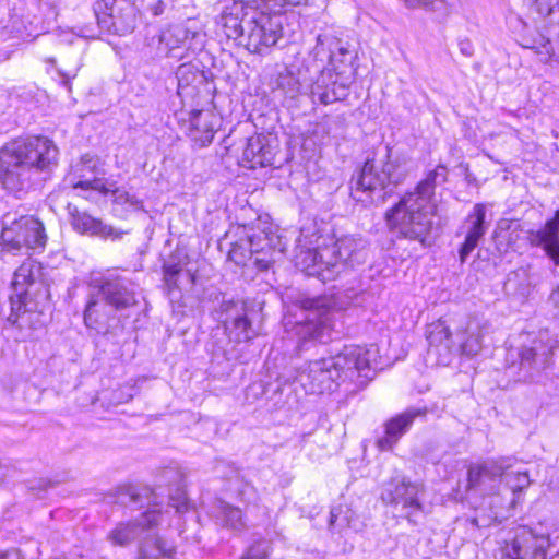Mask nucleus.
<instances>
[{"mask_svg":"<svg viewBox=\"0 0 559 559\" xmlns=\"http://www.w3.org/2000/svg\"><path fill=\"white\" fill-rule=\"evenodd\" d=\"M59 150L46 136L17 139L0 150V180L11 192L31 188L57 166Z\"/></svg>","mask_w":559,"mask_h":559,"instance_id":"nucleus-1","label":"nucleus"},{"mask_svg":"<svg viewBox=\"0 0 559 559\" xmlns=\"http://www.w3.org/2000/svg\"><path fill=\"white\" fill-rule=\"evenodd\" d=\"M448 169L438 165L418 182L415 190L405 193L401 200L385 213L388 227L400 237L430 246L435 194L437 180L445 181Z\"/></svg>","mask_w":559,"mask_h":559,"instance_id":"nucleus-2","label":"nucleus"},{"mask_svg":"<svg viewBox=\"0 0 559 559\" xmlns=\"http://www.w3.org/2000/svg\"><path fill=\"white\" fill-rule=\"evenodd\" d=\"M409 173V158L403 154H393L386 145L368 157L357 177L353 178L352 195L360 202H383Z\"/></svg>","mask_w":559,"mask_h":559,"instance_id":"nucleus-3","label":"nucleus"},{"mask_svg":"<svg viewBox=\"0 0 559 559\" xmlns=\"http://www.w3.org/2000/svg\"><path fill=\"white\" fill-rule=\"evenodd\" d=\"M285 329L299 341L325 342L333 330L332 312L320 299H307L284 317Z\"/></svg>","mask_w":559,"mask_h":559,"instance_id":"nucleus-4","label":"nucleus"},{"mask_svg":"<svg viewBox=\"0 0 559 559\" xmlns=\"http://www.w3.org/2000/svg\"><path fill=\"white\" fill-rule=\"evenodd\" d=\"M257 1L245 14V31L239 43L248 51L266 55L283 36V26L278 16L270 14L271 10Z\"/></svg>","mask_w":559,"mask_h":559,"instance_id":"nucleus-5","label":"nucleus"},{"mask_svg":"<svg viewBox=\"0 0 559 559\" xmlns=\"http://www.w3.org/2000/svg\"><path fill=\"white\" fill-rule=\"evenodd\" d=\"M10 305L21 307L25 302L31 309L48 306L50 292L39 262L27 259L14 272L11 282Z\"/></svg>","mask_w":559,"mask_h":559,"instance_id":"nucleus-6","label":"nucleus"},{"mask_svg":"<svg viewBox=\"0 0 559 559\" xmlns=\"http://www.w3.org/2000/svg\"><path fill=\"white\" fill-rule=\"evenodd\" d=\"M312 64H322L325 70H331L336 75H350L354 80L355 70L352 61L355 57L347 43L331 34L317 36L316 46L310 52Z\"/></svg>","mask_w":559,"mask_h":559,"instance_id":"nucleus-7","label":"nucleus"},{"mask_svg":"<svg viewBox=\"0 0 559 559\" xmlns=\"http://www.w3.org/2000/svg\"><path fill=\"white\" fill-rule=\"evenodd\" d=\"M558 346V338L548 329H542L526 344L519 349L520 370L530 378H534L547 369L552 362L554 350Z\"/></svg>","mask_w":559,"mask_h":559,"instance_id":"nucleus-8","label":"nucleus"},{"mask_svg":"<svg viewBox=\"0 0 559 559\" xmlns=\"http://www.w3.org/2000/svg\"><path fill=\"white\" fill-rule=\"evenodd\" d=\"M425 488L419 483H412L402 479H392L385 484L381 493V499L384 503L394 507H400L407 521L417 525L424 513V506L420 501Z\"/></svg>","mask_w":559,"mask_h":559,"instance_id":"nucleus-9","label":"nucleus"},{"mask_svg":"<svg viewBox=\"0 0 559 559\" xmlns=\"http://www.w3.org/2000/svg\"><path fill=\"white\" fill-rule=\"evenodd\" d=\"M94 13L99 28L110 34H130L136 26L138 9L128 0L97 1Z\"/></svg>","mask_w":559,"mask_h":559,"instance_id":"nucleus-10","label":"nucleus"},{"mask_svg":"<svg viewBox=\"0 0 559 559\" xmlns=\"http://www.w3.org/2000/svg\"><path fill=\"white\" fill-rule=\"evenodd\" d=\"M331 360L338 373L341 380H354L355 378L371 379V371L379 366L377 362V349L359 345H346L337 355L332 356Z\"/></svg>","mask_w":559,"mask_h":559,"instance_id":"nucleus-11","label":"nucleus"},{"mask_svg":"<svg viewBox=\"0 0 559 559\" xmlns=\"http://www.w3.org/2000/svg\"><path fill=\"white\" fill-rule=\"evenodd\" d=\"M549 547L548 534H540L523 526L501 547L499 559H547Z\"/></svg>","mask_w":559,"mask_h":559,"instance_id":"nucleus-12","label":"nucleus"},{"mask_svg":"<svg viewBox=\"0 0 559 559\" xmlns=\"http://www.w3.org/2000/svg\"><path fill=\"white\" fill-rule=\"evenodd\" d=\"M2 241L11 249L44 248L47 241L44 225L31 215L21 216L2 229Z\"/></svg>","mask_w":559,"mask_h":559,"instance_id":"nucleus-13","label":"nucleus"},{"mask_svg":"<svg viewBox=\"0 0 559 559\" xmlns=\"http://www.w3.org/2000/svg\"><path fill=\"white\" fill-rule=\"evenodd\" d=\"M250 312L243 301H225L221 305L219 320L229 340L240 343L254 338L258 333L252 326Z\"/></svg>","mask_w":559,"mask_h":559,"instance_id":"nucleus-14","label":"nucleus"},{"mask_svg":"<svg viewBox=\"0 0 559 559\" xmlns=\"http://www.w3.org/2000/svg\"><path fill=\"white\" fill-rule=\"evenodd\" d=\"M329 358L310 361L300 372L299 381L306 392L310 394H323L333 391L341 380V373Z\"/></svg>","mask_w":559,"mask_h":559,"instance_id":"nucleus-15","label":"nucleus"},{"mask_svg":"<svg viewBox=\"0 0 559 559\" xmlns=\"http://www.w3.org/2000/svg\"><path fill=\"white\" fill-rule=\"evenodd\" d=\"M313 73L319 76L311 85V94L323 105L343 100L348 95L349 85L354 81L350 75H336L325 70L322 64H312Z\"/></svg>","mask_w":559,"mask_h":559,"instance_id":"nucleus-16","label":"nucleus"},{"mask_svg":"<svg viewBox=\"0 0 559 559\" xmlns=\"http://www.w3.org/2000/svg\"><path fill=\"white\" fill-rule=\"evenodd\" d=\"M332 262L333 277L346 267H355L362 264L367 259V243L362 238L345 236L331 245H326Z\"/></svg>","mask_w":559,"mask_h":559,"instance_id":"nucleus-17","label":"nucleus"},{"mask_svg":"<svg viewBox=\"0 0 559 559\" xmlns=\"http://www.w3.org/2000/svg\"><path fill=\"white\" fill-rule=\"evenodd\" d=\"M160 515L159 511L150 510L134 521L120 522L108 533L107 539L115 546H127L143 532L156 526Z\"/></svg>","mask_w":559,"mask_h":559,"instance_id":"nucleus-18","label":"nucleus"},{"mask_svg":"<svg viewBox=\"0 0 559 559\" xmlns=\"http://www.w3.org/2000/svg\"><path fill=\"white\" fill-rule=\"evenodd\" d=\"M71 225L80 234L99 237L102 239L119 240L127 235V230L114 227L104 223L102 219L93 217L85 211H79L76 207L69 209Z\"/></svg>","mask_w":559,"mask_h":559,"instance_id":"nucleus-19","label":"nucleus"},{"mask_svg":"<svg viewBox=\"0 0 559 559\" xmlns=\"http://www.w3.org/2000/svg\"><path fill=\"white\" fill-rule=\"evenodd\" d=\"M104 300L117 310L126 309L136 304L134 284L121 276L104 277L99 285Z\"/></svg>","mask_w":559,"mask_h":559,"instance_id":"nucleus-20","label":"nucleus"},{"mask_svg":"<svg viewBox=\"0 0 559 559\" xmlns=\"http://www.w3.org/2000/svg\"><path fill=\"white\" fill-rule=\"evenodd\" d=\"M487 206L484 203H476L473 211L465 218L463 227L465 239L462 243L459 255L462 263L466 261L472 251L476 249L480 239L488 230L489 223L485 221Z\"/></svg>","mask_w":559,"mask_h":559,"instance_id":"nucleus-21","label":"nucleus"},{"mask_svg":"<svg viewBox=\"0 0 559 559\" xmlns=\"http://www.w3.org/2000/svg\"><path fill=\"white\" fill-rule=\"evenodd\" d=\"M48 306H40L37 309H31L25 302L21 307L10 305V314L7 318V324L19 331L16 340L27 341L33 337V332L44 325L43 314Z\"/></svg>","mask_w":559,"mask_h":559,"instance_id":"nucleus-22","label":"nucleus"},{"mask_svg":"<svg viewBox=\"0 0 559 559\" xmlns=\"http://www.w3.org/2000/svg\"><path fill=\"white\" fill-rule=\"evenodd\" d=\"M426 408H408L397 414L384 424V436L377 440V447L381 451H390L412 427L417 417H425Z\"/></svg>","mask_w":559,"mask_h":559,"instance_id":"nucleus-23","label":"nucleus"},{"mask_svg":"<svg viewBox=\"0 0 559 559\" xmlns=\"http://www.w3.org/2000/svg\"><path fill=\"white\" fill-rule=\"evenodd\" d=\"M330 255L326 245L314 249L300 250L296 255V266L309 276L330 281L333 278L332 271H334Z\"/></svg>","mask_w":559,"mask_h":559,"instance_id":"nucleus-24","label":"nucleus"},{"mask_svg":"<svg viewBox=\"0 0 559 559\" xmlns=\"http://www.w3.org/2000/svg\"><path fill=\"white\" fill-rule=\"evenodd\" d=\"M97 164L98 159L94 156L90 154L83 155L73 167V176L76 181L72 183V187L74 189L95 190L107 195L110 188L107 186L106 179L96 176Z\"/></svg>","mask_w":559,"mask_h":559,"instance_id":"nucleus-25","label":"nucleus"},{"mask_svg":"<svg viewBox=\"0 0 559 559\" xmlns=\"http://www.w3.org/2000/svg\"><path fill=\"white\" fill-rule=\"evenodd\" d=\"M194 36L195 33L186 25L174 24L162 29L156 37H152L151 45H156L158 53L177 58L180 56L176 51L185 48L187 41Z\"/></svg>","mask_w":559,"mask_h":559,"instance_id":"nucleus-26","label":"nucleus"},{"mask_svg":"<svg viewBox=\"0 0 559 559\" xmlns=\"http://www.w3.org/2000/svg\"><path fill=\"white\" fill-rule=\"evenodd\" d=\"M313 73L312 61L309 58L299 67L296 62L290 63L278 72L276 78V86L282 90L287 96L294 98L300 92L302 84L312 81L311 74Z\"/></svg>","mask_w":559,"mask_h":559,"instance_id":"nucleus-27","label":"nucleus"},{"mask_svg":"<svg viewBox=\"0 0 559 559\" xmlns=\"http://www.w3.org/2000/svg\"><path fill=\"white\" fill-rule=\"evenodd\" d=\"M276 155V146L264 135L251 136L242 152L243 165L254 169L257 167L271 166Z\"/></svg>","mask_w":559,"mask_h":559,"instance_id":"nucleus-28","label":"nucleus"},{"mask_svg":"<svg viewBox=\"0 0 559 559\" xmlns=\"http://www.w3.org/2000/svg\"><path fill=\"white\" fill-rule=\"evenodd\" d=\"M526 236L532 246L543 247L551 260L559 265V210L543 229L530 230Z\"/></svg>","mask_w":559,"mask_h":559,"instance_id":"nucleus-29","label":"nucleus"},{"mask_svg":"<svg viewBox=\"0 0 559 559\" xmlns=\"http://www.w3.org/2000/svg\"><path fill=\"white\" fill-rule=\"evenodd\" d=\"M214 116L209 111L197 110L191 114L188 135L198 146L209 145L215 134Z\"/></svg>","mask_w":559,"mask_h":559,"instance_id":"nucleus-30","label":"nucleus"},{"mask_svg":"<svg viewBox=\"0 0 559 559\" xmlns=\"http://www.w3.org/2000/svg\"><path fill=\"white\" fill-rule=\"evenodd\" d=\"M211 514L216 522L224 527L234 531H242L246 527L241 509L234 507L224 500H215L211 509Z\"/></svg>","mask_w":559,"mask_h":559,"instance_id":"nucleus-31","label":"nucleus"},{"mask_svg":"<svg viewBox=\"0 0 559 559\" xmlns=\"http://www.w3.org/2000/svg\"><path fill=\"white\" fill-rule=\"evenodd\" d=\"M502 463H484L471 465L467 472V489L481 487L485 480H495L502 474Z\"/></svg>","mask_w":559,"mask_h":559,"instance_id":"nucleus-32","label":"nucleus"},{"mask_svg":"<svg viewBox=\"0 0 559 559\" xmlns=\"http://www.w3.org/2000/svg\"><path fill=\"white\" fill-rule=\"evenodd\" d=\"M426 337L429 344V354L432 352L439 354L441 350L449 354L453 347L450 329L443 321L431 323L427 329Z\"/></svg>","mask_w":559,"mask_h":559,"instance_id":"nucleus-33","label":"nucleus"},{"mask_svg":"<svg viewBox=\"0 0 559 559\" xmlns=\"http://www.w3.org/2000/svg\"><path fill=\"white\" fill-rule=\"evenodd\" d=\"M176 549L173 544L156 535L152 538H145L140 547L139 559L173 558Z\"/></svg>","mask_w":559,"mask_h":559,"instance_id":"nucleus-34","label":"nucleus"},{"mask_svg":"<svg viewBox=\"0 0 559 559\" xmlns=\"http://www.w3.org/2000/svg\"><path fill=\"white\" fill-rule=\"evenodd\" d=\"M489 326L490 325L488 321H485L481 324L469 322L465 332L468 334V337L462 340L460 343L462 353L468 356L478 354V352L481 349L483 333L487 332Z\"/></svg>","mask_w":559,"mask_h":559,"instance_id":"nucleus-35","label":"nucleus"},{"mask_svg":"<svg viewBox=\"0 0 559 559\" xmlns=\"http://www.w3.org/2000/svg\"><path fill=\"white\" fill-rule=\"evenodd\" d=\"M509 466L503 465L502 474L500 477L503 478L504 483L510 487L513 492L522 491L527 488L531 484L527 472L521 471H510L508 472Z\"/></svg>","mask_w":559,"mask_h":559,"instance_id":"nucleus-36","label":"nucleus"},{"mask_svg":"<svg viewBox=\"0 0 559 559\" xmlns=\"http://www.w3.org/2000/svg\"><path fill=\"white\" fill-rule=\"evenodd\" d=\"M176 75L179 88H185L197 82H201L203 78L200 70L191 63H183L179 66Z\"/></svg>","mask_w":559,"mask_h":559,"instance_id":"nucleus-37","label":"nucleus"},{"mask_svg":"<svg viewBox=\"0 0 559 559\" xmlns=\"http://www.w3.org/2000/svg\"><path fill=\"white\" fill-rule=\"evenodd\" d=\"M107 186L110 188L109 193L112 194V203L128 206L132 209H141L142 201L134 194L123 190L122 188L115 187V183H108Z\"/></svg>","mask_w":559,"mask_h":559,"instance_id":"nucleus-38","label":"nucleus"},{"mask_svg":"<svg viewBox=\"0 0 559 559\" xmlns=\"http://www.w3.org/2000/svg\"><path fill=\"white\" fill-rule=\"evenodd\" d=\"M499 500V497H490L488 504L491 508V512L488 515H477L472 518L469 521L473 525L477 527H487L492 523L501 521V519L506 518V514L502 512L501 508L495 506L496 501Z\"/></svg>","mask_w":559,"mask_h":559,"instance_id":"nucleus-39","label":"nucleus"},{"mask_svg":"<svg viewBox=\"0 0 559 559\" xmlns=\"http://www.w3.org/2000/svg\"><path fill=\"white\" fill-rule=\"evenodd\" d=\"M524 3L533 13L544 19L551 14L554 8L558 5L559 0H524Z\"/></svg>","mask_w":559,"mask_h":559,"instance_id":"nucleus-40","label":"nucleus"},{"mask_svg":"<svg viewBox=\"0 0 559 559\" xmlns=\"http://www.w3.org/2000/svg\"><path fill=\"white\" fill-rule=\"evenodd\" d=\"M267 542H258L253 544L242 559H266L269 556Z\"/></svg>","mask_w":559,"mask_h":559,"instance_id":"nucleus-41","label":"nucleus"},{"mask_svg":"<svg viewBox=\"0 0 559 559\" xmlns=\"http://www.w3.org/2000/svg\"><path fill=\"white\" fill-rule=\"evenodd\" d=\"M164 280L169 289L177 287V276L181 271L178 264H165L164 267Z\"/></svg>","mask_w":559,"mask_h":559,"instance_id":"nucleus-42","label":"nucleus"},{"mask_svg":"<svg viewBox=\"0 0 559 559\" xmlns=\"http://www.w3.org/2000/svg\"><path fill=\"white\" fill-rule=\"evenodd\" d=\"M97 301L92 299L87 302L86 305V308H85V311H84V323L87 328H95L96 323H97V318H96V306H97Z\"/></svg>","mask_w":559,"mask_h":559,"instance_id":"nucleus-43","label":"nucleus"},{"mask_svg":"<svg viewBox=\"0 0 559 559\" xmlns=\"http://www.w3.org/2000/svg\"><path fill=\"white\" fill-rule=\"evenodd\" d=\"M80 64L79 62H75V64L68 69H60L58 70L60 76L62 78V83L64 86H67L70 90V80L74 79L78 74Z\"/></svg>","mask_w":559,"mask_h":559,"instance_id":"nucleus-44","label":"nucleus"},{"mask_svg":"<svg viewBox=\"0 0 559 559\" xmlns=\"http://www.w3.org/2000/svg\"><path fill=\"white\" fill-rule=\"evenodd\" d=\"M510 234H509V242H513L518 240L521 235L527 239L526 233L531 229L525 230L520 223H511L509 225Z\"/></svg>","mask_w":559,"mask_h":559,"instance_id":"nucleus-45","label":"nucleus"},{"mask_svg":"<svg viewBox=\"0 0 559 559\" xmlns=\"http://www.w3.org/2000/svg\"><path fill=\"white\" fill-rule=\"evenodd\" d=\"M543 40H544V43L542 44L540 48H538L537 53L543 55L542 60L544 62H547L551 58V56L554 53V49H552V46H551L549 39H543Z\"/></svg>","mask_w":559,"mask_h":559,"instance_id":"nucleus-46","label":"nucleus"},{"mask_svg":"<svg viewBox=\"0 0 559 559\" xmlns=\"http://www.w3.org/2000/svg\"><path fill=\"white\" fill-rule=\"evenodd\" d=\"M460 51L466 56L471 57L474 53V47L469 39H461L459 43Z\"/></svg>","mask_w":559,"mask_h":559,"instance_id":"nucleus-47","label":"nucleus"},{"mask_svg":"<svg viewBox=\"0 0 559 559\" xmlns=\"http://www.w3.org/2000/svg\"><path fill=\"white\" fill-rule=\"evenodd\" d=\"M165 3L162 0H157L151 5L150 10L154 16H158L164 12Z\"/></svg>","mask_w":559,"mask_h":559,"instance_id":"nucleus-48","label":"nucleus"},{"mask_svg":"<svg viewBox=\"0 0 559 559\" xmlns=\"http://www.w3.org/2000/svg\"><path fill=\"white\" fill-rule=\"evenodd\" d=\"M0 559H22V557L19 550L11 549L2 552Z\"/></svg>","mask_w":559,"mask_h":559,"instance_id":"nucleus-49","label":"nucleus"},{"mask_svg":"<svg viewBox=\"0 0 559 559\" xmlns=\"http://www.w3.org/2000/svg\"><path fill=\"white\" fill-rule=\"evenodd\" d=\"M341 508H333L330 512V521H329V525L330 527H333L337 521V518L341 513Z\"/></svg>","mask_w":559,"mask_h":559,"instance_id":"nucleus-50","label":"nucleus"},{"mask_svg":"<svg viewBox=\"0 0 559 559\" xmlns=\"http://www.w3.org/2000/svg\"><path fill=\"white\" fill-rule=\"evenodd\" d=\"M270 260H265V259H259V258H255L254 259V264L260 269V270H267L270 267Z\"/></svg>","mask_w":559,"mask_h":559,"instance_id":"nucleus-51","label":"nucleus"},{"mask_svg":"<svg viewBox=\"0 0 559 559\" xmlns=\"http://www.w3.org/2000/svg\"><path fill=\"white\" fill-rule=\"evenodd\" d=\"M550 299L554 302L555 307L559 310V286L551 293Z\"/></svg>","mask_w":559,"mask_h":559,"instance_id":"nucleus-52","label":"nucleus"},{"mask_svg":"<svg viewBox=\"0 0 559 559\" xmlns=\"http://www.w3.org/2000/svg\"><path fill=\"white\" fill-rule=\"evenodd\" d=\"M177 511H181L182 509H186V498L183 497L182 501L178 504H175Z\"/></svg>","mask_w":559,"mask_h":559,"instance_id":"nucleus-53","label":"nucleus"},{"mask_svg":"<svg viewBox=\"0 0 559 559\" xmlns=\"http://www.w3.org/2000/svg\"><path fill=\"white\" fill-rule=\"evenodd\" d=\"M129 496H130L131 501H136L138 497H139V495L135 493L134 491H130Z\"/></svg>","mask_w":559,"mask_h":559,"instance_id":"nucleus-54","label":"nucleus"},{"mask_svg":"<svg viewBox=\"0 0 559 559\" xmlns=\"http://www.w3.org/2000/svg\"><path fill=\"white\" fill-rule=\"evenodd\" d=\"M308 436H309L308 433H302V435L300 436V443H305V442L307 441V437H308Z\"/></svg>","mask_w":559,"mask_h":559,"instance_id":"nucleus-55","label":"nucleus"}]
</instances>
